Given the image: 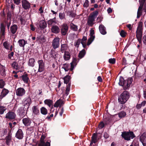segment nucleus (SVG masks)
Masks as SVG:
<instances>
[{"instance_id": "1", "label": "nucleus", "mask_w": 146, "mask_h": 146, "mask_svg": "<svg viewBox=\"0 0 146 146\" xmlns=\"http://www.w3.org/2000/svg\"><path fill=\"white\" fill-rule=\"evenodd\" d=\"M133 81L132 77H129L126 80H124L123 77L121 76L119 78L118 84L119 86L123 87L124 90H125L129 89Z\"/></svg>"}, {"instance_id": "2", "label": "nucleus", "mask_w": 146, "mask_h": 146, "mask_svg": "<svg viewBox=\"0 0 146 146\" xmlns=\"http://www.w3.org/2000/svg\"><path fill=\"white\" fill-rule=\"evenodd\" d=\"M129 97V92L127 91H124L118 97V102L121 104H123L126 102Z\"/></svg>"}, {"instance_id": "3", "label": "nucleus", "mask_w": 146, "mask_h": 146, "mask_svg": "<svg viewBox=\"0 0 146 146\" xmlns=\"http://www.w3.org/2000/svg\"><path fill=\"white\" fill-rule=\"evenodd\" d=\"M121 136L122 137L127 141H129L131 139H133L135 137V136L132 131L122 132Z\"/></svg>"}, {"instance_id": "4", "label": "nucleus", "mask_w": 146, "mask_h": 146, "mask_svg": "<svg viewBox=\"0 0 146 146\" xmlns=\"http://www.w3.org/2000/svg\"><path fill=\"white\" fill-rule=\"evenodd\" d=\"M60 30L62 35L65 36L67 35L68 27L66 24L64 23L60 27Z\"/></svg>"}, {"instance_id": "5", "label": "nucleus", "mask_w": 146, "mask_h": 146, "mask_svg": "<svg viewBox=\"0 0 146 146\" xmlns=\"http://www.w3.org/2000/svg\"><path fill=\"white\" fill-rule=\"evenodd\" d=\"M60 39L59 38L56 37L53 40L52 46L54 49L58 48L60 45Z\"/></svg>"}, {"instance_id": "6", "label": "nucleus", "mask_w": 146, "mask_h": 146, "mask_svg": "<svg viewBox=\"0 0 146 146\" xmlns=\"http://www.w3.org/2000/svg\"><path fill=\"white\" fill-rule=\"evenodd\" d=\"M25 109H26L25 107H21L17 110L18 114L20 117L21 118L23 117L27 113L25 111Z\"/></svg>"}, {"instance_id": "7", "label": "nucleus", "mask_w": 146, "mask_h": 146, "mask_svg": "<svg viewBox=\"0 0 146 146\" xmlns=\"http://www.w3.org/2000/svg\"><path fill=\"white\" fill-rule=\"evenodd\" d=\"M16 116V115L14 112L9 111L6 114L5 118L9 120H13L15 119Z\"/></svg>"}, {"instance_id": "8", "label": "nucleus", "mask_w": 146, "mask_h": 146, "mask_svg": "<svg viewBox=\"0 0 146 146\" xmlns=\"http://www.w3.org/2000/svg\"><path fill=\"white\" fill-rule=\"evenodd\" d=\"M38 72H41L44 70L45 64L42 60H38Z\"/></svg>"}, {"instance_id": "9", "label": "nucleus", "mask_w": 146, "mask_h": 146, "mask_svg": "<svg viewBox=\"0 0 146 146\" xmlns=\"http://www.w3.org/2000/svg\"><path fill=\"white\" fill-rule=\"evenodd\" d=\"M25 93V89L22 88H18L16 90V93L17 95L19 96H22L24 95Z\"/></svg>"}, {"instance_id": "10", "label": "nucleus", "mask_w": 146, "mask_h": 146, "mask_svg": "<svg viewBox=\"0 0 146 146\" xmlns=\"http://www.w3.org/2000/svg\"><path fill=\"white\" fill-rule=\"evenodd\" d=\"M136 36L140 44L142 43V31L137 30L136 31Z\"/></svg>"}, {"instance_id": "11", "label": "nucleus", "mask_w": 146, "mask_h": 146, "mask_svg": "<svg viewBox=\"0 0 146 146\" xmlns=\"http://www.w3.org/2000/svg\"><path fill=\"white\" fill-rule=\"evenodd\" d=\"M139 140L143 146H146V132L143 133L140 137Z\"/></svg>"}, {"instance_id": "12", "label": "nucleus", "mask_w": 146, "mask_h": 146, "mask_svg": "<svg viewBox=\"0 0 146 146\" xmlns=\"http://www.w3.org/2000/svg\"><path fill=\"white\" fill-rule=\"evenodd\" d=\"M24 134L22 129H19L15 134V137L19 139H23Z\"/></svg>"}, {"instance_id": "13", "label": "nucleus", "mask_w": 146, "mask_h": 146, "mask_svg": "<svg viewBox=\"0 0 146 146\" xmlns=\"http://www.w3.org/2000/svg\"><path fill=\"white\" fill-rule=\"evenodd\" d=\"M22 6L25 9H29L31 7L30 3L27 0H22Z\"/></svg>"}, {"instance_id": "14", "label": "nucleus", "mask_w": 146, "mask_h": 146, "mask_svg": "<svg viewBox=\"0 0 146 146\" xmlns=\"http://www.w3.org/2000/svg\"><path fill=\"white\" fill-rule=\"evenodd\" d=\"M9 90L5 88L2 90L0 95V101H1L2 99L5 97L9 93Z\"/></svg>"}, {"instance_id": "15", "label": "nucleus", "mask_w": 146, "mask_h": 146, "mask_svg": "<svg viewBox=\"0 0 146 146\" xmlns=\"http://www.w3.org/2000/svg\"><path fill=\"white\" fill-rule=\"evenodd\" d=\"M22 121L23 123L26 126H30L31 123V119L29 117L23 118Z\"/></svg>"}, {"instance_id": "16", "label": "nucleus", "mask_w": 146, "mask_h": 146, "mask_svg": "<svg viewBox=\"0 0 146 146\" xmlns=\"http://www.w3.org/2000/svg\"><path fill=\"white\" fill-rule=\"evenodd\" d=\"M65 103L62 100L59 99L57 100L54 104V106L55 107L58 108L59 106L60 108Z\"/></svg>"}, {"instance_id": "17", "label": "nucleus", "mask_w": 146, "mask_h": 146, "mask_svg": "<svg viewBox=\"0 0 146 146\" xmlns=\"http://www.w3.org/2000/svg\"><path fill=\"white\" fill-rule=\"evenodd\" d=\"M0 73L1 75L3 77H5L6 76L5 72V67L0 64Z\"/></svg>"}, {"instance_id": "18", "label": "nucleus", "mask_w": 146, "mask_h": 146, "mask_svg": "<svg viewBox=\"0 0 146 146\" xmlns=\"http://www.w3.org/2000/svg\"><path fill=\"white\" fill-rule=\"evenodd\" d=\"M17 29L18 26L15 24H14L13 25L11 26L10 27V31L12 35H14L16 33Z\"/></svg>"}, {"instance_id": "19", "label": "nucleus", "mask_w": 146, "mask_h": 146, "mask_svg": "<svg viewBox=\"0 0 146 146\" xmlns=\"http://www.w3.org/2000/svg\"><path fill=\"white\" fill-rule=\"evenodd\" d=\"M99 29L100 32L102 34L105 35L106 34V28L103 25H99Z\"/></svg>"}, {"instance_id": "20", "label": "nucleus", "mask_w": 146, "mask_h": 146, "mask_svg": "<svg viewBox=\"0 0 146 146\" xmlns=\"http://www.w3.org/2000/svg\"><path fill=\"white\" fill-rule=\"evenodd\" d=\"M22 80L25 83H28L29 79L28 77V74L25 72V73L21 76Z\"/></svg>"}, {"instance_id": "21", "label": "nucleus", "mask_w": 146, "mask_h": 146, "mask_svg": "<svg viewBox=\"0 0 146 146\" xmlns=\"http://www.w3.org/2000/svg\"><path fill=\"white\" fill-rule=\"evenodd\" d=\"M39 25L40 29L43 30L46 27L47 23L45 21L41 20L39 22Z\"/></svg>"}, {"instance_id": "22", "label": "nucleus", "mask_w": 146, "mask_h": 146, "mask_svg": "<svg viewBox=\"0 0 146 146\" xmlns=\"http://www.w3.org/2000/svg\"><path fill=\"white\" fill-rule=\"evenodd\" d=\"M51 30L53 33L55 34L59 33L60 31V28L57 25L52 26L51 28Z\"/></svg>"}, {"instance_id": "23", "label": "nucleus", "mask_w": 146, "mask_h": 146, "mask_svg": "<svg viewBox=\"0 0 146 146\" xmlns=\"http://www.w3.org/2000/svg\"><path fill=\"white\" fill-rule=\"evenodd\" d=\"M57 23L56 21V18L55 17L53 19H51L47 21V23L48 25L54 26Z\"/></svg>"}, {"instance_id": "24", "label": "nucleus", "mask_w": 146, "mask_h": 146, "mask_svg": "<svg viewBox=\"0 0 146 146\" xmlns=\"http://www.w3.org/2000/svg\"><path fill=\"white\" fill-rule=\"evenodd\" d=\"M18 42L20 47L23 48L24 47L25 45L27 43V41L23 39L19 40Z\"/></svg>"}, {"instance_id": "25", "label": "nucleus", "mask_w": 146, "mask_h": 146, "mask_svg": "<svg viewBox=\"0 0 146 146\" xmlns=\"http://www.w3.org/2000/svg\"><path fill=\"white\" fill-rule=\"evenodd\" d=\"M86 52L85 49H83L80 51L78 55V57L80 59L83 58L86 55Z\"/></svg>"}, {"instance_id": "26", "label": "nucleus", "mask_w": 146, "mask_h": 146, "mask_svg": "<svg viewBox=\"0 0 146 146\" xmlns=\"http://www.w3.org/2000/svg\"><path fill=\"white\" fill-rule=\"evenodd\" d=\"M63 57L64 60H69L70 58V52L68 51L65 52Z\"/></svg>"}, {"instance_id": "27", "label": "nucleus", "mask_w": 146, "mask_h": 146, "mask_svg": "<svg viewBox=\"0 0 146 146\" xmlns=\"http://www.w3.org/2000/svg\"><path fill=\"white\" fill-rule=\"evenodd\" d=\"M32 110L34 114L38 115L40 114L39 110L37 106H34L32 108Z\"/></svg>"}, {"instance_id": "28", "label": "nucleus", "mask_w": 146, "mask_h": 146, "mask_svg": "<svg viewBox=\"0 0 146 146\" xmlns=\"http://www.w3.org/2000/svg\"><path fill=\"white\" fill-rule=\"evenodd\" d=\"M68 47V45L66 44H62L60 49V51L62 53L66 52V50L67 49Z\"/></svg>"}, {"instance_id": "29", "label": "nucleus", "mask_w": 146, "mask_h": 146, "mask_svg": "<svg viewBox=\"0 0 146 146\" xmlns=\"http://www.w3.org/2000/svg\"><path fill=\"white\" fill-rule=\"evenodd\" d=\"M97 137V134L94 133L91 137V141L94 142V143H96L98 141V139H99V138L98 139Z\"/></svg>"}, {"instance_id": "30", "label": "nucleus", "mask_w": 146, "mask_h": 146, "mask_svg": "<svg viewBox=\"0 0 146 146\" xmlns=\"http://www.w3.org/2000/svg\"><path fill=\"white\" fill-rule=\"evenodd\" d=\"M95 19V17H94L90 15L89 17L88 22V25H93V22L94 21Z\"/></svg>"}, {"instance_id": "31", "label": "nucleus", "mask_w": 146, "mask_h": 146, "mask_svg": "<svg viewBox=\"0 0 146 146\" xmlns=\"http://www.w3.org/2000/svg\"><path fill=\"white\" fill-rule=\"evenodd\" d=\"M71 77L69 75H67L64 78V83L67 84L68 83L70 82Z\"/></svg>"}, {"instance_id": "32", "label": "nucleus", "mask_w": 146, "mask_h": 146, "mask_svg": "<svg viewBox=\"0 0 146 146\" xmlns=\"http://www.w3.org/2000/svg\"><path fill=\"white\" fill-rule=\"evenodd\" d=\"M11 134L10 133H9L8 135L6 137L5 139L6 140V143L7 145H9L10 144V141L11 140Z\"/></svg>"}, {"instance_id": "33", "label": "nucleus", "mask_w": 146, "mask_h": 146, "mask_svg": "<svg viewBox=\"0 0 146 146\" xmlns=\"http://www.w3.org/2000/svg\"><path fill=\"white\" fill-rule=\"evenodd\" d=\"M143 7L139 6L137 12V18H139L142 15V9Z\"/></svg>"}, {"instance_id": "34", "label": "nucleus", "mask_w": 146, "mask_h": 146, "mask_svg": "<svg viewBox=\"0 0 146 146\" xmlns=\"http://www.w3.org/2000/svg\"><path fill=\"white\" fill-rule=\"evenodd\" d=\"M35 62V60L34 58H30L28 63V65L31 67H34L35 66L34 62Z\"/></svg>"}, {"instance_id": "35", "label": "nucleus", "mask_w": 146, "mask_h": 146, "mask_svg": "<svg viewBox=\"0 0 146 146\" xmlns=\"http://www.w3.org/2000/svg\"><path fill=\"white\" fill-rule=\"evenodd\" d=\"M41 113L43 115H46L48 113L47 110L44 107H42L40 108Z\"/></svg>"}, {"instance_id": "36", "label": "nucleus", "mask_w": 146, "mask_h": 146, "mask_svg": "<svg viewBox=\"0 0 146 146\" xmlns=\"http://www.w3.org/2000/svg\"><path fill=\"white\" fill-rule=\"evenodd\" d=\"M44 104L48 106V107H50L53 103V101L50 99H46L44 101Z\"/></svg>"}, {"instance_id": "37", "label": "nucleus", "mask_w": 146, "mask_h": 146, "mask_svg": "<svg viewBox=\"0 0 146 146\" xmlns=\"http://www.w3.org/2000/svg\"><path fill=\"white\" fill-rule=\"evenodd\" d=\"M11 65L12 67L13 68V69L18 70L19 68L18 63L16 61H14L11 64Z\"/></svg>"}, {"instance_id": "38", "label": "nucleus", "mask_w": 146, "mask_h": 146, "mask_svg": "<svg viewBox=\"0 0 146 146\" xmlns=\"http://www.w3.org/2000/svg\"><path fill=\"white\" fill-rule=\"evenodd\" d=\"M63 65L62 68L64 69L65 72H67L70 70V65L69 64H64Z\"/></svg>"}, {"instance_id": "39", "label": "nucleus", "mask_w": 146, "mask_h": 146, "mask_svg": "<svg viewBox=\"0 0 146 146\" xmlns=\"http://www.w3.org/2000/svg\"><path fill=\"white\" fill-rule=\"evenodd\" d=\"M38 146H50V143L48 141L45 143L42 141L38 144Z\"/></svg>"}, {"instance_id": "40", "label": "nucleus", "mask_w": 146, "mask_h": 146, "mask_svg": "<svg viewBox=\"0 0 146 146\" xmlns=\"http://www.w3.org/2000/svg\"><path fill=\"white\" fill-rule=\"evenodd\" d=\"M117 114L119 116V117L121 119L125 117L126 115V112L124 111H121L119 113Z\"/></svg>"}, {"instance_id": "41", "label": "nucleus", "mask_w": 146, "mask_h": 146, "mask_svg": "<svg viewBox=\"0 0 146 146\" xmlns=\"http://www.w3.org/2000/svg\"><path fill=\"white\" fill-rule=\"evenodd\" d=\"M70 29L74 31H76L78 30V27L72 23L70 24Z\"/></svg>"}, {"instance_id": "42", "label": "nucleus", "mask_w": 146, "mask_h": 146, "mask_svg": "<svg viewBox=\"0 0 146 146\" xmlns=\"http://www.w3.org/2000/svg\"><path fill=\"white\" fill-rule=\"evenodd\" d=\"M39 40H40L42 42H44L45 40V38L44 37V36L42 35L38 36L36 38V41H37Z\"/></svg>"}, {"instance_id": "43", "label": "nucleus", "mask_w": 146, "mask_h": 146, "mask_svg": "<svg viewBox=\"0 0 146 146\" xmlns=\"http://www.w3.org/2000/svg\"><path fill=\"white\" fill-rule=\"evenodd\" d=\"M5 85V82L2 79L0 80V88L3 89Z\"/></svg>"}, {"instance_id": "44", "label": "nucleus", "mask_w": 146, "mask_h": 146, "mask_svg": "<svg viewBox=\"0 0 146 146\" xmlns=\"http://www.w3.org/2000/svg\"><path fill=\"white\" fill-rule=\"evenodd\" d=\"M4 23L5 25H7L8 30H9L10 26L11 24V20H9V21H4Z\"/></svg>"}, {"instance_id": "45", "label": "nucleus", "mask_w": 146, "mask_h": 146, "mask_svg": "<svg viewBox=\"0 0 146 146\" xmlns=\"http://www.w3.org/2000/svg\"><path fill=\"white\" fill-rule=\"evenodd\" d=\"M98 10H96L95 11H94L90 15L94 17H95V18H96V17L98 14Z\"/></svg>"}, {"instance_id": "46", "label": "nucleus", "mask_w": 146, "mask_h": 146, "mask_svg": "<svg viewBox=\"0 0 146 146\" xmlns=\"http://www.w3.org/2000/svg\"><path fill=\"white\" fill-rule=\"evenodd\" d=\"M6 110V108L3 106H0V114H2Z\"/></svg>"}, {"instance_id": "47", "label": "nucleus", "mask_w": 146, "mask_h": 146, "mask_svg": "<svg viewBox=\"0 0 146 146\" xmlns=\"http://www.w3.org/2000/svg\"><path fill=\"white\" fill-rule=\"evenodd\" d=\"M143 23L142 22H140L139 23L138 26L137 27V30H138L142 31V26Z\"/></svg>"}, {"instance_id": "48", "label": "nucleus", "mask_w": 146, "mask_h": 146, "mask_svg": "<svg viewBox=\"0 0 146 146\" xmlns=\"http://www.w3.org/2000/svg\"><path fill=\"white\" fill-rule=\"evenodd\" d=\"M138 139H134L133 141L132 144L133 146H139V142L137 141Z\"/></svg>"}, {"instance_id": "49", "label": "nucleus", "mask_w": 146, "mask_h": 146, "mask_svg": "<svg viewBox=\"0 0 146 146\" xmlns=\"http://www.w3.org/2000/svg\"><path fill=\"white\" fill-rule=\"evenodd\" d=\"M120 34L121 36L122 37H125L127 34V33L124 31L121 30L120 33Z\"/></svg>"}, {"instance_id": "50", "label": "nucleus", "mask_w": 146, "mask_h": 146, "mask_svg": "<svg viewBox=\"0 0 146 146\" xmlns=\"http://www.w3.org/2000/svg\"><path fill=\"white\" fill-rule=\"evenodd\" d=\"M3 45L5 48L7 50L9 49L10 46L7 41L3 43Z\"/></svg>"}, {"instance_id": "51", "label": "nucleus", "mask_w": 146, "mask_h": 146, "mask_svg": "<svg viewBox=\"0 0 146 146\" xmlns=\"http://www.w3.org/2000/svg\"><path fill=\"white\" fill-rule=\"evenodd\" d=\"M81 39H78L76 42L74 43V45L75 46H76L77 48H78L79 47L80 44L81 43Z\"/></svg>"}, {"instance_id": "52", "label": "nucleus", "mask_w": 146, "mask_h": 146, "mask_svg": "<svg viewBox=\"0 0 146 146\" xmlns=\"http://www.w3.org/2000/svg\"><path fill=\"white\" fill-rule=\"evenodd\" d=\"M94 30H91L90 31V37L91 38H92L93 39H94L95 36L94 35Z\"/></svg>"}, {"instance_id": "53", "label": "nucleus", "mask_w": 146, "mask_h": 146, "mask_svg": "<svg viewBox=\"0 0 146 146\" xmlns=\"http://www.w3.org/2000/svg\"><path fill=\"white\" fill-rule=\"evenodd\" d=\"M55 52L54 50L53 49H52L50 52V54L52 55L55 58L56 57V54H55Z\"/></svg>"}, {"instance_id": "54", "label": "nucleus", "mask_w": 146, "mask_h": 146, "mask_svg": "<svg viewBox=\"0 0 146 146\" xmlns=\"http://www.w3.org/2000/svg\"><path fill=\"white\" fill-rule=\"evenodd\" d=\"M65 15L64 13H60L59 14V17L60 19H63L64 18Z\"/></svg>"}, {"instance_id": "55", "label": "nucleus", "mask_w": 146, "mask_h": 146, "mask_svg": "<svg viewBox=\"0 0 146 146\" xmlns=\"http://www.w3.org/2000/svg\"><path fill=\"white\" fill-rule=\"evenodd\" d=\"M11 14L10 12H9L7 14V19L5 21L11 20Z\"/></svg>"}, {"instance_id": "56", "label": "nucleus", "mask_w": 146, "mask_h": 146, "mask_svg": "<svg viewBox=\"0 0 146 146\" xmlns=\"http://www.w3.org/2000/svg\"><path fill=\"white\" fill-rule=\"evenodd\" d=\"M109 62L111 64H114L115 62V59L114 58H110L109 60Z\"/></svg>"}, {"instance_id": "57", "label": "nucleus", "mask_w": 146, "mask_h": 146, "mask_svg": "<svg viewBox=\"0 0 146 146\" xmlns=\"http://www.w3.org/2000/svg\"><path fill=\"white\" fill-rule=\"evenodd\" d=\"M94 39H93V38L90 37L88 40L87 45L88 46L90 45L92 43Z\"/></svg>"}, {"instance_id": "58", "label": "nucleus", "mask_w": 146, "mask_h": 146, "mask_svg": "<svg viewBox=\"0 0 146 146\" xmlns=\"http://www.w3.org/2000/svg\"><path fill=\"white\" fill-rule=\"evenodd\" d=\"M89 2L88 0H86L85 3L83 5V7H87L89 5Z\"/></svg>"}, {"instance_id": "59", "label": "nucleus", "mask_w": 146, "mask_h": 146, "mask_svg": "<svg viewBox=\"0 0 146 146\" xmlns=\"http://www.w3.org/2000/svg\"><path fill=\"white\" fill-rule=\"evenodd\" d=\"M14 54V53L13 52H12L10 53H9L8 55V58L9 59H11V57L13 56Z\"/></svg>"}, {"instance_id": "60", "label": "nucleus", "mask_w": 146, "mask_h": 146, "mask_svg": "<svg viewBox=\"0 0 146 146\" xmlns=\"http://www.w3.org/2000/svg\"><path fill=\"white\" fill-rule=\"evenodd\" d=\"M104 126V124L102 121L101 122L99 125V127L100 129H102Z\"/></svg>"}, {"instance_id": "61", "label": "nucleus", "mask_w": 146, "mask_h": 146, "mask_svg": "<svg viewBox=\"0 0 146 146\" xmlns=\"http://www.w3.org/2000/svg\"><path fill=\"white\" fill-rule=\"evenodd\" d=\"M103 17L101 16H99L97 19V20L98 21V23H101L102 21Z\"/></svg>"}, {"instance_id": "62", "label": "nucleus", "mask_w": 146, "mask_h": 146, "mask_svg": "<svg viewBox=\"0 0 146 146\" xmlns=\"http://www.w3.org/2000/svg\"><path fill=\"white\" fill-rule=\"evenodd\" d=\"M122 64L125 65H126L127 64V60L125 57H123L122 60Z\"/></svg>"}, {"instance_id": "63", "label": "nucleus", "mask_w": 146, "mask_h": 146, "mask_svg": "<svg viewBox=\"0 0 146 146\" xmlns=\"http://www.w3.org/2000/svg\"><path fill=\"white\" fill-rule=\"evenodd\" d=\"M53 116V114H52L50 115H48L47 117L46 118V119H47L48 120H51V118Z\"/></svg>"}, {"instance_id": "64", "label": "nucleus", "mask_w": 146, "mask_h": 146, "mask_svg": "<svg viewBox=\"0 0 146 146\" xmlns=\"http://www.w3.org/2000/svg\"><path fill=\"white\" fill-rule=\"evenodd\" d=\"M142 40L143 43L146 45V35H145L143 36Z\"/></svg>"}]
</instances>
